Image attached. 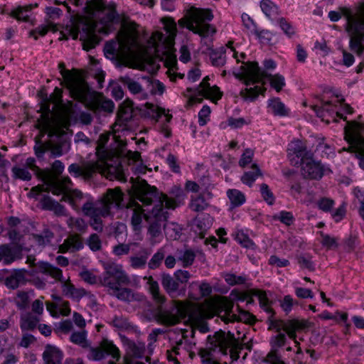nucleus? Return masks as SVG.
<instances>
[{
    "label": "nucleus",
    "mask_w": 364,
    "mask_h": 364,
    "mask_svg": "<svg viewBox=\"0 0 364 364\" xmlns=\"http://www.w3.org/2000/svg\"><path fill=\"white\" fill-rule=\"evenodd\" d=\"M123 198L119 188L107 189L103 196L95 202L87 200L82 207L83 214L90 218V225L97 232L103 230L102 217L110 215L111 209L119 208Z\"/></svg>",
    "instance_id": "obj_1"
},
{
    "label": "nucleus",
    "mask_w": 364,
    "mask_h": 364,
    "mask_svg": "<svg viewBox=\"0 0 364 364\" xmlns=\"http://www.w3.org/2000/svg\"><path fill=\"white\" fill-rule=\"evenodd\" d=\"M346 17V31L350 36L349 47L358 56L364 52V2L342 10Z\"/></svg>",
    "instance_id": "obj_2"
},
{
    "label": "nucleus",
    "mask_w": 364,
    "mask_h": 364,
    "mask_svg": "<svg viewBox=\"0 0 364 364\" xmlns=\"http://www.w3.org/2000/svg\"><path fill=\"white\" fill-rule=\"evenodd\" d=\"M207 340L209 344L208 349H201L199 351V355L202 358V361L206 359H212L210 358V351L216 350L223 355H227L230 352V357L235 360L239 358L238 350L242 349L241 344L235 338L234 334L230 331L225 333L220 330L213 336L209 335Z\"/></svg>",
    "instance_id": "obj_3"
},
{
    "label": "nucleus",
    "mask_w": 364,
    "mask_h": 364,
    "mask_svg": "<svg viewBox=\"0 0 364 364\" xmlns=\"http://www.w3.org/2000/svg\"><path fill=\"white\" fill-rule=\"evenodd\" d=\"M242 74L240 80H243L246 86L263 82V80L268 79L270 85L277 92H280L286 85L284 77L279 73L275 75L268 74L265 70L261 69L257 62L244 63L241 65Z\"/></svg>",
    "instance_id": "obj_4"
},
{
    "label": "nucleus",
    "mask_w": 364,
    "mask_h": 364,
    "mask_svg": "<svg viewBox=\"0 0 364 364\" xmlns=\"http://www.w3.org/2000/svg\"><path fill=\"white\" fill-rule=\"evenodd\" d=\"M344 134L348 144V149H344L354 153L359 160L360 167L364 169V123L347 121Z\"/></svg>",
    "instance_id": "obj_5"
},
{
    "label": "nucleus",
    "mask_w": 364,
    "mask_h": 364,
    "mask_svg": "<svg viewBox=\"0 0 364 364\" xmlns=\"http://www.w3.org/2000/svg\"><path fill=\"white\" fill-rule=\"evenodd\" d=\"M161 206V204H159ZM169 213L167 210L160 206L152 208L145 215V221L148 223L147 235L151 243H159L163 239L162 230H166V221Z\"/></svg>",
    "instance_id": "obj_6"
},
{
    "label": "nucleus",
    "mask_w": 364,
    "mask_h": 364,
    "mask_svg": "<svg viewBox=\"0 0 364 364\" xmlns=\"http://www.w3.org/2000/svg\"><path fill=\"white\" fill-rule=\"evenodd\" d=\"M137 195L139 200L144 205H149L154 204L153 208L159 206L168 209H174L176 207V202L170 199L166 195L159 193L156 188L149 185L145 180H143L137 188Z\"/></svg>",
    "instance_id": "obj_7"
},
{
    "label": "nucleus",
    "mask_w": 364,
    "mask_h": 364,
    "mask_svg": "<svg viewBox=\"0 0 364 364\" xmlns=\"http://www.w3.org/2000/svg\"><path fill=\"white\" fill-rule=\"evenodd\" d=\"M105 272L100 278L102 286L110 290H117L118 287L128 285L130 279L121 264L109 262L104 264Z\"/></svg>",
    "instance_id": "obj_8"
},
{
    "label": "nucleus",
    "mask_w": 364,
    "mask_h": 364,
    "mask_svg": "<svg viewBox=\"0 0 364 364\" xmlns=\"http://www.w3.org/2000/svg\"><path fill=\"white\" fill-rule=\"evenodd\" d=\"M85 5L89 14L93 18L99 19L102 24L107 25L119 21L114 4L106 5L102 0H86Z\"/></svg>",
    "instance_id": "obj_9"
},
{
    "label": "nucleus",
    "mask_w": 364,
    "mask_h": 364,
    "mask_svg": "<svg viewBox=\"0 0 364 364\" xmlns=\"http://www.w3.org/2000/svg\"><path fill=\"white\" fill-rule=\"evenodd\" d=\"M187 307L182 301H173L168 309L159 307L155 315L158 323L167 326H174L185 318L187 315Z\"/></svg>",
    "instance_id": "obj_10"
},
{
    "label": "nucleus",
    "mask_w": 364,
    "mask_h": 364,
    "mask_svg": "<svg viewBox=\"0 0 364 364\" xmlns=\"http://www.w3.org/2000/svg\"><path fill=\"white\" fill-rule=\"evenodd\" d=\"M213 18V14L210 10L197 9L192 15V22L188 24L187 28L204 39L216 32L215 27L205 23V21H210Z\"/></svg>",
    "instance_id": "obj_11"
},
{
    "label": "nucleus",
    "mask_w": 364,
    "mask_h": 364,
    "mask_svg": "<svg viewBox=\"0 0 364 364\" xmlns=\"http://www.w3.org/2000/svg\"><path fill=\"white\" fill-rule=\"evenodd\" d=\"M58 67L61 75L66 82L70 96L79 102L87 101L90 94L88 85L84 81L74 80L70 71L65 69V65L63 63H59Z\"/></svg>",
    "instance_id": "obj_12"
},
{
    "label": "nucleus",
    "mask_w": 364,
    "mask_h": 364,
    "mask_svg": "<svg viewBox=\"0 0 364 364\" xmlns=\"http://www.w3.org/2000/svg\"><path fill=\"white\" fill-rule=\"evenodd\" d=\"M129 51V46L122 40L107 42L104 48L106 58L112 60L117 67L126 66Z\"/></svg>",
    "instance_id": "obj_13"
},
{
    "label": "nucleus",
    "mask_w": 364,
    "mask_h": 364,
    "mask_svg": "<svg viewBox=\"0 0 364 364\" xmlns=\"http://www.w3.org/2000/svg\"><path fill=\"white\" fill-rule=\"evenodd\" d=\"M269 316L267 318V322L269 324V330H275L278 333H282L281 331L283 330L284 333L289 336L291 339L294 341L296 346L299 345V342L296 340V333L295 330L302 329L306 327V321H299L297 320H291L289 321V326H288L285 322L282 320L274 319V316L275 312L268 313Z\"/></svg>",
    "instance_id": "obj_14"
},
{
    "label": "nucleus",
    "mask_w": 364,
    "mask_h": 364,
    "mask_svg": "<svg viewBox=\"0 0 364 364\" xmlns=\"http://www.w3.org/2000/svg\"><path fill=\"white\" fill-rule=\"evenodd\" d=\"M36 266L39 272L50 276L55 279V281L61 282L62 289L64 294L69 297L71 296L75 289V286L71 284L69 280L64 279L63 276V271L60 268L50 264L49 262L43 261L39 262Z\"/></svg>",
    "instance_id": "obj_15"
},
{
    "label": "nucleus",
    "mask_w": 364,
    "mask_h": 364,
    "mask_svg": "<svg viewBox=\"0 0 364 364\" xmlns=\"http://www.w3.org/2000/svg\"><path fill=\"white\" fill-rule=\"evenodd\" d=\"M286 333H279L271 337L269 343L272 348L264 359V363L268 364H286L279 353V349L287 343Z\"/></svg>",
    "instance_id": "obj_16"
},
{
    "label": "nucleus",
    "mask_w": 364,
    "mask_h": 364,
    "mask_svg": "<svg viewBox=\"0 0 364 364\" xmlns=\"http://www.w3.org/2000/svg\"><path fill=\"white\" fill-rule=\"evenodd\" d=\"M301 166V173L306 178L319 180L323 175L331 173L329 167L314 161L313 157L304 161Z\"/></svg>",
    "instance_id": "obj_17"
},
{
    "label": "nucleus",
    "mask_w": 364,
    "mask_h": 364,
    "mask_svg": "<svg viewBox=\"0 0 364 364\" xmlns=\"http://www.w3.org/2000/svg\"><path fill=\"white\" fill-rule=\"evenodd\" d=\"M313 156L314 154L306 149V147L301 141L296 140L289 144L288 147V157L292 165H301L304 161Z\"/></svg>",
    "instance_id": "obj_18"
},
{
    "label": "nucleus",
    "mask_w": 364,
    "mask_h": 364,
    "mask_svg": "<svg viewBox=\"0 0 364 364\" xmlns=\"http://www.w3.org/2000/svg\"><path fill=\"white\" fill-rule=\"evenodd\" d=\"M98 169L99 165L96 162L90 161H82L81 164L73 163L68 168V171L72 176L81 177L85 180L91 179Z\"/></svg>",
    "instance_id": "obj_19"
},
{
    "label": "nucleus",
    "mask_w": 364,
    "mask_h": 364,
    "mask_svg": "<svg viewBox=\"0 0 364 364\" xmlns=\"http://www.w3.org/2000/svg\"><path fill=\"white\" fill-rule=\"evenodd\" d=\"M105 354L112 355L117 360L120 358L119 348L107 339L102 341L100 348H90L87 357L90 360L98 361L103 359Z\"/></svg>",
    "instance_id": "obj_20"
},
{
    "label": "nucleus",
    "mask_w": 364,
    "mask_h": 364,
    "mask_svg": "<svg viewBox=\"0 0 364 364\" xmlns=\"http://www.w3.org/2000/svg\"><path fill=\"white\" fill-rule=\"evenodd\" d=\"M316 116L321 119L323 122L329 124L331 122H337V118L343 119L346 121V117L336 110V106L332 105L331 102H322L321 105L312 106Z\"/></svg>",
    "instance_id": "obj_21"
},
{
    "label": "nucleus",
    "mask_w": 364,
    "mask_h": 364,
    "mask_svg": "<svg viewBox=\"0 0 364 364\" xmlns=\"http://www.w3.org/2000/svg\"><path fill=\"white\" fill-rule=\"evenodd\" d=\"M36 271H28L25 269H18L14 270L9 275L4 279V284L9 289H16L19 287L25 285L27 282L26 274L33 276Z\"/></svg>",
    "instance_id": "obj_22"
},
{
    "label": "nucleus",
    "mask_w": 364,
    "mask_h": 364,
    "mask_svg": "<svg viewBox=\"0 0 364 364\" xmlns=\"http://www.w3.org/2000/svg\"><path fill=\"white\" fill-rule=\"evenodd\" d=\"M23 257L22 248L20 245L11 246L9 244L0 245V262L10 264Z\"/></svg>",
    "instance_id": "obj_23"
},
{
    "label": "nucleus",
    "mask_w": 364,
    "mask_h": 364,
    "mask_svg": "<svg viewBox=\"0 0 364 364\" xmlns=\"http://www.w3.org/2000/svg\"><path fill=\"white\" fill-rule=\"evenodd\" d=\"M80 40L82 42L83 48L86 50L95 48L99 43L95 28L89 24L83 25L80 32Z\"/></svg>",
    "instance_id": "obj_24"
},
{
    "label": "nucleus",
    "mask_w": 364,
    "mask_h": 364,
    "mask_svg": "<svg viewBox=\"0 0 364 364\" xmlns=\"http://www.w3.org/2000/svg\"><path fill=\"white\" fill-rule=\"evenodd\" d=\"M119 81L127 87L134 95H136L139 100H146L149 97L148 92L142 88L141 85L130 76L126 75L119 77Z\"/></svg>",
    "instance_id": "obj_25"
},
{
    "label": "nucleus",
    "mask_w": 364,
    "mask_h": 364,
    "mask_svg": "<svg viewBox=\"0 0 364 364\" xmlns=\"http://www.w3.org/2000/svg\"><path fill=\"white\" fill-rule=\"evenodd\" d=\"M201 43L207 46V50L210 51L209 55L211 63L213 66H223L226 62L225 47H220L218 49H213L210 43H208L205 39H201Z\"/></svg>",
    "instance_id": "obj_26"
},
{
    "label": "nucleus",
    "mask_w": 364,
    "mask_h": 364,
    "mask_svg": "<svg viewBox=\"0 0 364 364\" xmlns=\"http://www.w3.org/2000/svg\"><path fill=\"white\" fill-rule=\"evenodd\" d=\"M213 218L209 214L196 217L193 221V229L200 238H204L212 225Z\"/></svg>",
    "instance_id": "obj_27"
},
{
    "label": "nucleus",
    "mask_w": 364,
    "mask_h": 364,
    "mask_svg": "<svg viewBox=\"0 0 364 364\" xmlns=\"http://www.w3.org/2000/svg\"><path fill=\"white\" fill-rule=\"evenodd\" d=\"M63 353L55 346L46 345L43 353V359L46 364H62Z\"/></svg>",
    "instance_id": "obj_28"
},
{
    "label": "nucleus",
    "mask_w": 364,
    "mask_h": 364,
    "mask_svg": "<svg viewBox=\"0 0 364 364\" xmlns=\"http://www.w3.org/2000/svg\"><path fill=\"white\" fill-rule=\"evenodd\" d=\"M161 283L166 292L172 298H175L179 289L178 282L174 275L163 272L161 274Z\"/></svg>",
    "instance_id": "obj_29"
},
{
    "label": "nucleus",
    "mask_w": 364,
    "mask_h": 364,
    "mask_svg": "<svg viewBox=\"0 0 364 364\" xmlns=\"http://www.w3.org/2000/svg\"><path fill=\"white\" fill-rule=\"evenodd\" d=\"M41 203L44 210H52L58 216L67 215L66 208L49 196H43L41 199Z\"/></svg>",
    "instance_id": "obj_30"
},
{
    "label": "nucleus",
    "mask_w": 364,
    "mask_h": 364,
    "mask_svg": "<svg viewBox=\"0 0 364 364\" xmlns=\"http://www.w3.org/2000/svg\"><path fill=\"white\" fill-rule=\"evenodd\" d=\"M39 321L40 320L37 316L30 312L23 313L20 317L21 329L23 331H33L38 326Z\"/></svg>",
    "instance_id": "obj_31"
},
{
    "label": "nucleus",
    "mask_w": 364,
    "mask_h": 364,
    "mask_svg": "<svg viewBox=\"0 0 364 364\" xmlns=\"http://www.w3.org/2000/svg\"><path fill=\"white\" fill-rule=\"evenodd\" d=\"M141 115L144 117L158 120L164 114V109L156 107L154 105L146 102L139 108Z\"/></svg>",
    "instance_id": "obj_32"
},
{
    "label": "nucleus",
    "mask_w": 364,
    "mask_h": 364,
    "mask_svg": "<svg viewBox=\"0 0 364 364\" xmlns=\"http://www.w3.org/2000/svg\"><path fill=\"white\" fill-rule=\"evenodd\" d=\"M144 279L147 280L149 291L154 301L159 304H163L166 301V297L161 294L158 282L151 276L145 277Z\"/></svg>",
    "instance_id": "obj_33"
},
{
    "label": "nucleus",
    "mask_w": 364,
    "mask_h": 364,
    "mask_svg": "<svg viewBox=\"0 0 364 364\" xmlns=\"http://www.w3.org/2000/svg\"><path fill=\"white\" fill-rule=\"evenodd\" d=\"M268 108L275 116L285 117L289 114V109L279 97H274L268 100Z\"/></svg>",
    "instance_id": "obj_34"
},
{
    "label": "nucleus",
    "mask_w": 364,
    "mask_h": 364,
    "mask_svg": "<svg viewBox=\"0 0 364 364\" xmlns=\"http://www.w3.org/2000/svg\"><path fill=\"white\" fill-rule=\"evenodd\" d=\"M127 351L131 356L141 358L144 355L146 346L142 342H134L132 341L126 340Z\"/></svg>",
    "instance_id": "obj_35"
},
{
    "label": "nucleus",
    "mask_w": 364,
    "mask_h": 364,
    "mask_svg": "<svg viewBox=\"0 0 364 364\" xmlns=\"http://www.w3.org/2000/svg\"><path fill=\"white\" fill-rule=\"evenodd\" d=\"M260 176H262V173L259 166L256 164H253L250 171H245L241 176V181L251 187L255 181Z\"/></svg>",
    "instance_id": "obj_36"
},
{
    "label": "nucleus",
    "mask_w": 364,
    "mask_h": 364,
    "mask_svg": "<svg viewBox=\"0 0 364 364\" xmlns=\"http://www.w3.org/2000/svg\"><path fill=\"white\" fill-rule=\"evenodd\" d=\"M265 92V87H261L256 85L254 87H246L241 90L240 95L244 99V100L253 102L259 95L264 96Z\"/></svg>",
    "instance_id": "obj_37"
},
{
    "label": "nucleus",
    "mask_w": 364,
    "mask_h": 364,
    "mask_svg": "<svg viewBox=\"0 0 364 364\" xmlns=\"http://www.w3.org/2000/svg\"><path fill=\"white\" fill-rule=\"evenodd\" d=\"M33 241L38 246H46L50 245L51 240L54 237L53 232L49 228H44L41 233L33 234Z\"/></svg>",
    "instance_id": "obj_38"
},
{
    "label": "nucleus",
    "mask_w": 364,
    "mask_h": 364,
    "mask_svg": "<svg viewBox=\"0 0 364 364\" xmlns=\"http://www.w3.org/2000/svg\"><path fill=\"white\" fill-rule=\"evenodd\" d=\"M227 196L230 202V209L241 206L246 200L245 195L237 189H229Z\"/></svg>",
    "instance_id": "obj_39"
},
{
    "label": "nucleus",
    "mask_w": 364,
    "mask_h": 364,
    "mask_svg": "<svg viewBox=\"0 0 364 364\" xmlns=\"http://www.w3.org/2000/svg\"><path fill=\"white\" fill-rule=\"evenodd\" d=\"M147 83V90L151 95H162L165 90V86L158 80H154L150 76H142Z\"/></svg>",
    "instance_id": "obj_40"
},
{
    "label": "nucleus",
    "mask_w": 364,
    "mask_h": 364,
    "mask_svg": "<svg viewBox=\"0 0 364 364\" xmlns=\"http://www.w3.org/2000/svg\"><path fill=\"white\" fill-rule=\"evenodd\" d=\"M250 293L252 296L258 298L259 305L267 313L273 312V309L270 307L272 301L267 297L266 291L257 289H252Z\"/></svg>",
    "instance_id": "obj_41"
},
{
    "label": "nucleus",
    "mask_w": 364,
    "mask_h": 364,
    "mask_svg": "<svg viewBox=\"0 0 364 364\" xmlns=\"http://www.w3.org/2000/svg\"><path fill=\"white\" fill-rule=\"evenodd\" d=\"M234 304L232 301L225 302L223 304V309L220 311V314L223 312V315L220 314L219 317L225 323H228L230 322H235L236 318V314L233 312Z\"/></svg>",
    "instance_id": "obj_42"
},
{
    "label": "nucleus",
    "mask_w": 364,
    "mask_h": 364,
    "mask_svg": "<svg viewBox=\"0 0 364 364\" xmlns=\"http://www.w3.org/2000/svg\"><path fill=\"white\" fill-rule=\"evenodd\" d=\"M176 257L178 261L182 262L183 267H188L193 264L196 253L192 250H177Z\"/></svg>",
    "instance_id": "obj_43"
},
{
    "label": "nucleus",
    "mask_w": 364,
    "mask_h": 364,
    "mask_svg": "<svg viewBox=\"0 0 364 364\" xmlns=\"http://www.w3.org/2000/svg\"><path fill=\"white\" fill-rule=\"evenodd\" d=\"M112 291H113L112 294L121 301L131 302L132 301L139 300L136 295H135L133 291L130 289L120 288V287H118L117 290Z\"/></svg>",
    "instance_id": "obj_44"
},
{
    "label": "nucleus",
    "mask_w": 364,
    "mask_h": 364,
    "mask_svg": "<svg viewBox=\"0 0 364 364\" xmlns=\"http://www.w3.org/2000/svg\"><path fill=\"white\" fill-rule=\"evenodd\" d=\"M63 246L66 247L65 250L76 252L82 249L84 245L81 238L77 235H72L64 240Z\"/></svg>",
    "instance_id": "obj_45"
},
{
    "label": "nucleus",
    "mask_w": 364,
    "mask_h": 364,
    "mask_svg": "<svg viewBox=\"0 0 364 364\" xmlns=\"http://www.w3.org/2000/svg\"><path fill=\"white\" fill-rule=\"evenodd\" d=\"M146 213L139 209H134L131 218V224L133 230L139 232L142 228L143 219L145 220Z\"/></svg>",
    "instance_id": "obj_46"
},
{
    "label": "nucleus",
    "mask_w": 364,
    "mask_h": 364,
    "mask_svg": "<svg viewBox=\"0 0 364 364\" xmlns=\"http://www.w3.org/2000/svg\"><path fill=\"white\" fill-rule=\"evenodd\" d=\"M260 7L263 13L269 18H272L277 14L278 7L270 0H262Z\"/></svg>",
    "instance_id": "obj_47"
},
{
    "label": "nucleus",
    "mask_w": 364,
    "mask_h": 364,
    "mask_svg": "<svg viewBox=\"0 0 364 364\" xmlns=\"http://www.w3.org/2000/svg\"><path fill=\"white\" fill-rule=\"evenodd\" d=\"M208 206V203L206 202L204 196L199 195L196 198H192L190 208L195 212H201L205 210Z\"/></svg>",
    "instance_id": "obj_48"
},
{
    "label": "nucleus",
    "mask_w": 364,
    "mask_h": 364,
    "mask_svg": "<svg viewBox=\"0 0 364 364\" xmlns=\"http://www.w3.org/2000/svg\"><path fill=\"white\" fill-rule=\"evenodd\" d=\"M224 279L227 284L230 286L245 284L247 281V277L245 275L237 276L232 273H225L224 274Z\"/></svg>",
    "instance_id": "obj_49"
},
{
    "label": "nucleus",
    "mask_w": 364,
    "mask_h": 364,
    "mask_svg": "<svg viewBox=\"0 0 364 364\" xmlns=\"http://www.w3.org/2000/svg\"><path fill=\"white\" fill-rule=\"evenodd\" d=\"M11 171L14 179L30 181L32 178L31 173L26 167L21 168L15 166L12 168Z\"/></svg>",
    "instance_id": "obj_50"
},
{
    "label": "nucleus",
    "mask_w": 364,
    "mask_h": 364,
    "mask_svg": "<svg viewBox=\"0 0 364 364\" xmlns=\"http://www.w3.org/2000/svg\"><path fill=\"white\" fill-rule=\"evenodd\" d=\"M323 138L316 146V152L318 153L321 157H330L335 155L333 149L328 144L324 143Z\"/></svg>",
    "instance_id": "obj_51"
},
{
    "label": "nucleus",
    "mask_w": 364,
    "mask_h": 364,
    "mask_svg": "<svg viewBox=\"0 0 364 364\" xmlns=\"http://www.w3.org/2000/svg\"><path fill=\"white\" fill-rule=\"evenodd\" d=\"M68 225L77 231L85 232L87 228L82 218L70 217L67 220Z\"/></svg>",
    "instance_id": "obj_52"
},
{
    "label": "nucleus",
    "mask_w": 364,
    "mask_h": 364,
    "mask_svg": "<svg viewBox=\"0 0 364 364\" xmlns=\"http://www.w3.org/2000/svg\"><path fill=\"white\" fill-rule=\"evenodd\" d=\"M277 23L289 38H291L295 34L294 26L285 18H279Z\"/></svg>",
    "instance_id": "obj_53"
},
{
    "label": "nucleus",
    "mask_w": 364,
    "mask_h": 364,
    "mask_svg": "<svg viewBox=\"0 0 364 364\" xmlns=\"http://www.w3.org/2000/svg\"><path fill=\"white\" fill-rule=\"evenodd\" d=\"M233 235L235 240L244 247L250 248L255 245L252 240L242 230L236 231Z\"/></svg>",
    "instance_id": "obj_54"
},
{
    "label": "nucleus",
    "mask_w": 364,
    "mask_h": 364,
    "mask_svg": "<svg viewBox=\"0 0 364 364\" xmlns=\"http://www.w3.org/2000/svg\"><path fill=\"white\" fill-rule=\"evenodd\" d=\"M165 257L164 250L161 248L159 249L151 257L148 263L149 268L151 269H155L158 268Z\"/></svg>",
    "instance_id": "obj_55"
},
{
    "label": "nucleus",
    "mask_w": 364,
    "mask_h": 364,
    "mask_svg": "<svg viewBox=\"0 0 364 364\" xmlns=\"http://www.w3.org/2000/svg\"><path fill=\"white\" fill-rule=\"evenodd\" d=\"M16 305L20 310L27 308L29 303V296L26 291H20L16 294Z\"/></svg>",
    "instance_id": "obj_56"
},
{
    "label": "nucleus",
    "mask_w": 364,
    "mask_h": 364,
    "mask_svg": "<svg viewBox=\"0 0 364 364\" xmlns=\"http://www.w3.org/2000/svg\"><path fill=\"white\" fill-rule=\"evenodd\" d=\"M95 109L99 112L112 113L114 108V104L111 100H104L95 104Z\"/></svg>",
    "instance_id": "obj_57"
},
{
    "label": "nucleus",
    "mask_w": 364,
    "mask_h": 364,
    "mask_svg": "<svg viewBox=\"0 0 364 364\" xmlns=\"http://www.w3.org/2000/svg\"><path fill=\"white\" fill-rule=\"evenodd\" d=\"M316 204L319 210L328 213L334 206L335 201L329 198L323 197L317 200Z\"/></svg>",
    "instance_id": "obj_58"
},
{
    "label": "nucleus",
    "mask_w": 364,
    "mask_h": 364,
    "mask_svg": "<svg viewBox=\"0 0 364 364\" xmlns=\"http://www.w3.org/2000/svg\"><path fill=\"white\" fill-rule=\"evenodd\" d=\"M87 245L93 252L99 251L102 248L101 240L99 235L96 233H92L90 235L87 240Z\"/></svg>",
    "instance_id": "obj_59"
},
{
    "label": "nucleus",
    "mask_w": 364,
    "mask_h": 364,
    "mask_svg": "<svg viewBox=\"0 0 364 364\" xmlns=\"http://www.w3.org/2000/svg\"><path fill=\"white\" fill-rule=\"evenodd\" d=\"M299 302L294 300L290 295L284 296V299L280 301V306L282 310L288 314L294 305H298Z\"/></svg>",
    "instance_id": "obj_60"
},
{
    "label": "nucleus",
    "mask_w": 364,
    "mask_h": 364,
    "mask_svg": "<svg viewBox=\"0 0 364 364\" xmlns=\"http://www.w3.org/2000/svg\"><path fill=\"white\" fill-rule=\"evenodd\" d=\"M237 310L238 311V315L236 314V318L235 321H241L245 323H252L255 321V316L250 313L243 310L241 309L240 306H237Z\"/></svg>",
    "instance_id": "obj_61"
},
{
    "label": "nucleus",
    "mask_w": 364,
    "mask_h": 364,
    "mask_svg": "<svg viewBox=\"0 0 364 364\" xmlns=\"http://www.w3.org/2000/svg\"><path fill=\"white\" fill-rule=\"evenodd\" d=\"M260 192L263 199L267 203V204L273 205L274 203L275 198L267 184H261Z\"/></svg>",
    "instance_id": "obj_62"
},
{
    "label": "nucleus",
    "mask_w": 364,
    "mask_h": 364,
    "mask_svg": "<svg viewBox=\"0 0 364 364\" xmlns=\"http://www.w3.org/2000/svg\"><path fill=\"white\" fill-rule=\"evenodd\" d=\"M200 95L205 97H212L216 100L222 97V93L217 86H208V89L200 92Z\"/></svg>",
    "instance_id": "obj_63"
},
{
    "label": "nucleus",
    "mask_w": 364,
    "mask_h": 364,
    "mask_svg": "<svg viewBox=\"0 0 364 364\" xmlns=\"http://www.w3.org/2000/svg\"><path fill=\"white\" fill-rule=\"evenodd\" d=\"M130 247V244L119 243L113 247L112 252L117 257H122L129 253Z\"/></svg>",
    "instance_id": "obj_64"
}]
</instances>
